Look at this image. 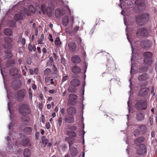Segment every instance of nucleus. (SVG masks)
<instances>
[{
  "mask_svg": "<svg viewBox=\"0 0 157 157\" xmlns=\"http://www.w3.org/2000/svg\"><path fill=\"white\" fill-rule=\"evenodd\" d=\"M46 127L47 129H49L50 128V125L49 122H48L46 124Z\"/></svg>",
  "mask_w": 157,
  "mask_h": 157,
  "instance_id": "57",
  "label": "nucleus"
},
{
  "mask_svg": "<svg viewBox=\"0 0 157 157\" xmlns=\"http://www.w3.org/2000/svg\"><path fill=\"white\" fill-rule=\"evenodd\" d=\"M42 52L43 53H45L47 52L46 49L45 48H44L43 49Z\"/></svg>",
  "mask_w": 157,
  "mask_h": 157,
  "instance_id": "63",
  "label": "nucleus"
},
{
  "mask_svg": "<svg viewBox=\"0 0 157 157\" xmlns=\"http://www.w3.org/2000/svg\"><path fill=\"white\" fill-rule=\"evenodd\" d=\"M147 102L146 100H140L136 103L135 106L138 110H145L147 107Z\"/></svg>",
  "mask_w": 157,
  "mask_h": 157,
  "instance_id": "3",
  "label": "nucleus"
},
{
  "mask_svg": "<svg viewBox=\"0 0 157 157\" xmlns=\"http://www.w3.org/2000/svg\"><path fill=\"white\" fill-rule=\"evenodd\" d=\"M41 140L44 146H45L48 142V140L46 139L45 136H43L41 138Z\"/></svg>",
  "mask_w": 157,
  "mask_h": 157,
  "instance_id": "39",
  "label": "nucleus"
},
{
  "mask_svg": "<svg viewBox=\"0 0 157 157\" xmlns=\"http://www.w3.org/2000/svg\"><path fill=\"white\" fill-rule=\"evenodd\" d=\"M52 10L51 7H48L46 9V13L48 16L51 17L52 15Z\"/></svg>",
  "mask_w": 157,
  "mask_h": 157,
  "instance_id": "36",
  "label": "nucleus"
},
{
  "mask_svg": "<svg viewBox=\"0 0 157 157\" xmlns=\"http://www.w3.org/2000/svg\"><path fill=\"white\" fill-rule=\"evenodd\" d=\"M154 87L153 86H152L151 87V94H153V96H154L155 95V93H154Z\"/></svg>",
  "mask_w": 157,
  "mask_h": 157,
  "instance_id": "56",
  "label": "nucleus"
},
{
  "mask_svg": "<svg viewBox=\"0 0 157 157\" xmlns=\"http://www.w3.org/2000/svg\"><path fill=\"white\" fill-rule=\"evenodd\" d=\"M145 0H136L135 3L137 6L140 11L144 10L145 8V5L144 3Z\"/></svg>",
  "mask_w": 157,
  "mask_h": 157,
  "instance_id": "4",
  "label": "nucleus"
},
{
  "mask_svg": "<svg viewBox=\"0 0 157 157\" xmlns=\"http://www.w3.org/2000/svg\"><path fill=\"white\" fill-rule=\"evenodd\" d=\"M143 56L144 57V58H151L152 54L151 52H144Z\"/></svg>",
  "mask_w": 157,
  "mask_h": 157,
  "instance_id": "35",
  "label": "nucleus"
},
{
  "mask_svg": "<svg viewBox=\"0 0 157 157\" xmlns=\"http://www.w3.org/2000/svg\"><path fill=\"white\" fill-rule=\"evenodd\" d=\"M63 78L61 82H64L65 81L67 80L68 78V76L67 75H66L64 72L63 71Z\"/></svg>",
  "mask_w": 157,
  "mask_h": 157,
  "instance_id": "41",
  "label": "nucleus"
},
{
  "mask_svg": "<svg viewBox=\"0 0 157 157\" xmlns=\"http://www.w3.org/2000/svg\"><path fill=\"white\" fill-rule=\"evenodd\" d=\"M76 41L78 44H80L82 41L81 38L80 37H77L76 38Z\"/></svg>",
  "mask_w": 157,
  "mask_h": 157,
  "instance_id": "50",
  "label": "nucleus"
},
{
  "mask_svg": "<svg viewBox=\"0 0 157 157\" xmlns=\"http://www.w3.org/2000/svg\"><path fill=\"white\" fill-rule=\"evenodd\" d=\"M29 72L31 75H33L34 74V71L32 69H29Z\"/></svg>",
  "mask_w": 157,
  "mask_h": 157,
  "instance_id": "62",
  "label": "nucleus"
},
{
  "mask_svg": "<svg viewBox=\"0 0 157 157\" xmlns=\"http://www.w3.org/2000/svg\"><path fill=\"white\" fill-rule=\"evenodd\" d=\"M10 26V27H13L15 25V23L12 21H9Z\"/></svg>",
  "mask_w": 157,
  "mask_h": 157,
  "instance_id": "46",
  "label": "nucleus"
},
{
  "mask_svg": "<svg viewBox=\"0 0 157 157\" xmlns=\"http://www.w3.org/2000/svg\"><path fill=\"white\" fill-rule=\"evenodd\" d=\"M14 19L16 21H22L23 20V17L19 14H16L14 16Z\"/></svg>",
  "mask_w": 157,
  "mask_h": 157,
  "instance_id": "29",
  "label": "nucleus"
},
{
  "mask_svg": "<svg viewBox=\"0 0 157 157\" xmlns=\"http://www.w3.org/2000/svg\"><path fill=\"white\" fill-rule=\"evenodd\" d=\"M24 11L25 13L28 16L30 15V13L29 12L28 9L27 8H24Z\"/></svg>",
  "mask_w": 157,
  "mask_h": 157,
  "instance_id": "45",
  "label": "nucleus"
},
{
  "mask_svg": "<svg viewBox=\"0 0 157 157\" xmlns=\"http://www.w3.org/2000/svg\"><path fill=\"white\" fill-rule=\"evenodd\" d=\"M52 69L54 71L55 74H56L57 72V69L56 67L54 65H53V66Z\"/></svg>",
  "mask_w": 157,
  "mask_h": 157,
  "instance_id": "52",
  "label": "nucleus"
},
{
  "mask_svg": "<svg viewBox=\"0 0 157 157\" xmlns=\"http://www.w3.org/2000/svg\"><path fill=\"white\" fill-rule=\"evenodd\" d=\"M55 42V44L57 46H59L61 44V42L59 38L58 37L56 38Z\"/></svg>",
  "mask_w": 157,
  "mask_h": 157,
  "instance_id": "42",
  "label": "nucleus"
},
{
  "mask_svg": "<svg viewBox=\"0 0 157 157\" xmlns=\"http://www.w3.org/2000/svg\"><path fill=\"white\" fill-rule=\"evenodd\" d=\"M141 133L139 129H136L134 131L133 135L136 137L138 136Z\"/></svg>",
  "mask_w": 157,
  "mask_h": 157,
  "instance_id": "40",
  "label": "nucleus"
},
{
  "mask_svg": "<svg viewBox=\"0 0 157 157\" xmlns=\"http://www.w3.org/2000/svg\"><path fill=\"white\" fill-rule=\"evenodd\" d=\"M51 72V70L49 68H46L44 71V73L45 75H48L50 74Z\"/></svg>",
  "mask_w": 157,
  "mask_h": 157,
  "instance_id": "43",
  "label": "nucleus"
},
{
  "mask_svg": "<svg viewBox=\"0 0 157 157\" xmlns=\"http://www.w3.org/2000/svg\"><path fill=\"white\" fill-rule=\"evenodd\" d=\"M145 138L144 136H140L136 138L134 140V143L136 146H141L144 144Z\"/></svg>",
  "mask_w": 157,
  "mask_h": 157,
  "instance_id": "5",
  "label": "nucleus"
},
{
  "mask_svg": "<svg viewBox=\"0 0 157 157\" xmlns=\"http://www.w3.org/2000/svg\"><path fill=\"white\" fill-rule=\"evenodd\" d=\"M62 23L63 25L64 26H67L68 23L69 19L67 16H65L62 19Z\"/></svg>",
  "mask_w": 157,
  "mask_h": 157,
  "instance_id": "27",
  "label": "nucleus"
},
{
  "mask_svg": "<svg viewBox=\"0 0 157 157\" xmlns=\"http://www.w3.org/2000/svg\"><path fill=\"white\" fill-rule=\"evenodd\" d=\"M146 85L145 84V83H144V84H141L140 86V90H142V89H145L146 88H145V87H146Z\"/></svg>",
  "mask_w": 157,
  "mask_h": 157,
  "instance_id": "51",
  "label": "nucleus"
},
{
  "mask_svg": "<svg viewBox=\"0 0 157 157\" xmlns=\"http://www.w3.org/2000/svg\"><path fill=\"white\" fill-rule=\"evenodd\" d=\"M22 45H24L25 43V38H23L21 41Z\"/></svg>",
  "mask_w": 157,
  "mask_h": 157,
  "instance_id": "60",
  "label": "nucleus"
},
{
  "mask_svg": "<svg viewBox=\"0 0 157 157\" xmlns=\"http://www.w3.org/2000/svg\"><path fill=\"white\" fill-rule=\"evenodd\" d=\"M12 30L10 28H6L5 29L4 33L7 36H10L13 34Z\"/></svg>",
  "mask_w": 157,
  "mask_h": 157,
  "instance_id": "26",
  "label": "nucleus"
},
{
  "mask_svg": "<svg viewBox=\"0 0 157 157\" xmlns=\"http://www.w3.org/2000/svg\"><path fill=\"white\" fill-rule=\"evenodd\" d=\"M138 128V129H139V131H140L141 134H144L146 132L147 127L144 124L139 125Z\"/></svg>",
  "mask_w": 157,
  "mask_h": 157,
  "instance_id": "17",
  "label": "nucleus"
},
{
  "mask_svg": "<svg viewBox=\"0 0 157 157\" xmlns=\"http://www.w3.org/2000/svg\"><path fill=\"white\" fill-rule=\"evenodd\" d=\"M61 63L64 66L66 64V60L63 57H62L61 59Z\"/></svg>",
  "mask_w": 157,
  "mask_h": 157,
  "instance_id": "47",
  "label": "nucleus"
},
{
  "mask_svg": "<svg viewBox=\"0 0 157 157\" xmlns=\"http://www.w3.org/2000/svg\"><path fill=\"white\" fill-rule=\"evenodd\" d=\"M68 45L71 52H73L75 50L76 45L75 43H70L68 44Z\"/></svg>",
  "mask_w": 157,
  "mask_h": 157,
  "instance_id": "23",
  "label": "nucleus"
},
{
  "mask_svg": "<svg viewBox=\"0 0 157 157\" xmlns=\"http://www.w3.org/2000/svg\"><path fill=\"white\" fill-rule=\"evenodd\" d=\"M4 40L5 42L9 43H12L13 41V39L10 37H6L4 38Z\"/></svg>",
  "mask_w": 157,
  "mask_h": 157,
  "instance_id": "37",
  "label": "nucleus"
},
{
  "mask_svg": "<svg viewBox=\"0 0 157 157\" xmlns=\"http://www.w3.org/2000/svg\"><path fill=\"white\" fill-rule=\"evenodd\" d=\"M140 44L141 47L146 50L149 49L151 45L150 41L148 40L142 41L141 42Z\"/></svg>",
  "mask_w": 157,
  "mask_h": 157,
  "instance_id": "8",
  "label": "nucleus"
},
{
  "mask_svg": "<svg viewBox=\"0 0 157 157\" xmlns=\"http://www.w3.org/2000/svg\"><path fill=\"white\" fill-rule=\"evenodd\" d=\"M32 88L34 90H35L36 89V87L35 85L33 84L32 86Z\"/></svg>",
  "mask_w": 157,
  "mask_h": 157,
  "instance_id": "64",
  "label": "nucleus"
},
{
  "mask_svg": "<svg viewBox=\"0 0 157 157\" xmlns=\"http://www.w3.org/2000/svg\"><path fill=\"white\" fill-rule=\"evenodd\" d=\"M5 55L4 56L5 59H8L11 57L12 56V54L11 53L7 50L5 51Z\"/></svg>",
  "mask_w": 157,
  "mask_h": 157,
  "instance_id": "30",
  "label": "nucleus"
},
{
  "mask_svg": "<svg viewBox=\"0 0 157 157\" xmlns=\"http://www.w3.org/2000/svg\"><path fill=\"white\" fill-rule=\"evenodd\" d=\"M18 111L20 114L24 116H26L30 113L31 109L28 104H24L20 106Z\"/></svg>",
  "mask_w": 157,
  "mask_h": 157,
  "instance_id": "2",
  "label": "nucleus"
},
{
  "mask_svg": "<svg viewBox=\"0 0 157 157\" xmlns=\"http://www.w3.org/2000/svg\"><path fill=\"white\" fill-rule=\"evenodd\" d=\"M13 44H14L13 43V44L9 43V44H7V46H8V48H11L13 47Z\"/></svg>",
  "mask_w": 157,
  "mask_h": 157,
  "instance_id": "53",
  "label": "nucleus"
},
{
  "mask_svg": "<svg viewBox=\"0 0 157 157\" xmlns=\"http://www.w3.org/2000/svg\"><path fill=\"white\" fill-rule=\"evenodd\" d=\"M148 66H143L140 68V71L142 73L146 72L148 71Z\"/></svg>",
  "mask_w": 157,
  "mask_h": 157,
  "instance_id": "34",
  "label": "nucleus"
},
{
  "mask_svg": "<svg viewBox=\"0 0 157 157\" xmlns=\"http://www.w3.org/2000/svg\"><path fill=\"white\" fill-rule=\"evenodd\" d=\"M149 121L151 125H152L153 123V119L152 118L150 117Z\"/></svg>",
  "mask_w": 157,
  "mask_h": 157,
  "instance_id": "55",
  "label": "nucleus"
},
{
  "mask_svg": "<svg viewBox=\"0 0 157 157\" xmlns=\"http://www.w3.org/2000/svg\"><path fill=\"white\" fill-rule=\"evenodd\" d=\"M62 119L61 117H59L58 119L59 124L60 126L62 124Z\"/></svg>",
  "mask_w": 157,
  "mask_h": 157,
  "instance_id": "54",
  "label": "nucleus"
},
{
  "mask_svg": "<svg viewBox=\"0 0 157 157\" xmlns=\"http://www.w3.org/2000/svg\"><path fill=\"white\" fill-rule=\"evenodd\" d=\"M68 97L69 99L71 100H76L78 98V97L76 95L72 94L69 95Z\"/></svg>",
  "mask_w": 157,
  "mask_h": 157,
  "instance_id": "38",
  "label": "nucleus"
},
{
  "mask_svg": "<svg viewBox=\"0 0 157 157\" xmlns=\"http://www.w3.org/2000/svg\"><path fill=\"white\" fill-rule=\"evenodd\" d=\"M68 90L69 92L72 93H74L77 90V89L76 87H74L71 85L69 86Z\"/></svg>",
  "mask_w": 157,
  "mask_h": 157,
  "instance_id": "33",
  "label": "nucleus"
},
{
  "mask_svg": "<svg viewBox=\"0 0 157 157\" xmlns=\"http://www.w3.org/2000/svg\"><path fill=\"white\" fill-rule=\"evenodd\" d=\"M22 145L24 146H31V144L29 142V140L28 138H25L21 141Z\"/></svg>",
  "mask_w": 157,
  "mask_h": 157,
  "instance_id": "20",
  "label": "nucleus"
},
{
  "mask_svg": "<svg viewBox=\"0 0 157 157\" xmlns=\"http://www.w3.org/2000/svg\"><path fill=\"white\" fill-rule=\"evenodd\" d=\"M67 113L69 114H75L76 112V109L74 107H69L67 109Z\"/></svg>",
  "mask_w": 157,
  "mask_h": 157,
  "instance_id": "21",
  "label": "nucleus"
},
{
  "mask_svg": "<svg viewBox=\"0 0 157 157\" xmlns=\"http://www.w3.org/2000/svg\"><path fill=\"white\" fill-rule=\"evenodd\" d=\"M144 118V114L141 112H138L137 113L136 119L139 121H143Z\"/></svg>",
  "mask_w": 157,
  "mask_h": 157,
  "instance_id": "15",
  "label": "nucleus"
},
{
  "mask_svg": "<svg viewBox=\"0 0 157 157\" xmlns=\"http://www.w3.org/2000/svg\"><path fill=\"white\" fill-rule=\"evenodd\" d=\"M65 122L69 123H72L74 122V117L70 116H66L65 118Z\"/></svg>",
  "mask_w": 157,
  "mask_h": 157,
  "instance_id": "22",
  "label": "nucleus"
},
{
  "mask_svg": "<svg viewBox=\"0 0 157 157\" xmlns=\"http://www.w3.org/2000/svg\"><path fill=\"white\" fill-rule=\"evenodd\" d=\"M71 70L73 73L75 74L80 73L81 71V68L78 66L75 65L72 67Z\"/></svg>",
  "mask_w": 157,
  "mask_h": 157,
  "instance_id": "13",
  "label": "nucleus"
},
{
  "mask_svg": "<svg viewBox=\"0 0 157 157\" xmlns=\"http://www.w3.org/2000/svg\"><path fill=\"white\" fill-rule=\"evenodd\" d=\"M14 64V61L13 60H8L6 63V67H8L13 66Z\"/></svg>",
  "mask_w": 157,
  "mask_h": 157,
  "instance_id": "32",
  "label": "nucleus"
},
{
  "mask_svg": "<svg viewBox=\"0 0 157 157\" xmlns=\"http://www.w3.org/2000/svg\"><path fill=\"white\" fill-rule=\"evenodd\" d=\"M67 134L69 136L72 137H75L77 136L76 133L74 131H69L67 132Z\"/></svg>",
  "mask_w": 157,
  "mask_h": 157,
  "instance_id": "31",
  "label": "nucleus"
},
{
  "mask_svg": "<svg viewBox=\"0 0 157 157\" xmlns=\"http://www.w3.org/2000/svg\"><path fill=\"white\" fill-rule=\"evenodd\" d=\"M32 47H33L31 45H30L29 44L28 47V49L29 51H32Z\"/></svg>",
  "mask_w": 157,
  "mask_h": 157,
  "instance_id": "58",
  "label": "nucleus"
},
{
  "mask_svg": "<svg viewBox=\"0 0 157 157\" xmlns=\"http://www.w3.org/2000/svg\"><path fill=\"white\" fill-rule=\"evenodd\" d=\"M153 63L152 58H144V64H147L148 65H151Z\"/></svg>",
  "mask_w": 157,
  "mask_h": 157,
  "instance_id": "25",
  "label": "nucleus"
},
{
  "mask_svg": "<svg viewBox=\"0 0 157 157\" xmlns=\"http://www.w3.org/2000/svg\"><path fill=\"white\" fill-rule=\"evenodd\" d=\"M69 150L70 154L72 156H75L77 155L78 151L76 148L72 146L70 148Z\"/></svg>",
  "mask_w": 157,
  "mask_h": 157,
  "instance_id": "16",
  "label": "nucleus"
},
{
  "mask_svg": "<svg viewBox=\"0 0 157 157\" xmlns=\"http://www.w3.org/2000/svg\"><path fill=\"white\" fill-rule=\"evenodd\" d=\"M71 60L72 62L76 63H79L81 61L80 57L77 55L73 56L71 58Z\"/></svg>",
  "mask_w": 157,
  "mask_h": 157,
  "instance_id": "19",
  "label": "nucleus"
},
{
  "mask_svg": "<svg viewBox=\"0 0 157 157\" xmlns=\"http://www.w3.org/2000/svg\"><path fill=\"white\" fill-rule=\"evenodd\" d=\"M149 18V15L148 13H143L136 16L135 19L137 24L142 25L148 21Z\"/></svg>",
  "mask_w": 157,
  "mask_h": 157,
  "instance_id": "1",
  "label": "nucleus"
},
{
  "mask_svg": "<svg viewBox=\"0 0 157 157\" xmlns=\"http://www.w3.org/2000/svg\"><path fill=\"white\" fill-rule=\"evenodd\" d=\"M149 78V75L146 73H144L138 76V80L139 81H144L148 79Z\"/></svg>",
  "mask_w": 157,
  "mask_h": 157,
  "instance_id": "10",
  "label": "nucleus"
},
{
  "mask_svg": "<svg viewBox=\"0 0 157 157\" xmlns=\"http://www.w3.org/2000/svg\"><path fill=\"white\" fill-rule=\"evenodd\" d=\"M26 61L27 64H28L29 65H31L32 63V61L30 58H27L26 59Z\"/></svg>",
  "mask_w": 157,
  "mask_h": 157,
  "instance_id": "44",
  "label": "nucleus"
},
{
  "mask_svg": "<svg viewBox=\"0 0 157 157\" xmlns=\"http://www.w3.org/2000/svg\"><path fill=\"white\" fill-rule=\"evenodd\" d=\"M29 9L32 13H33L35 12L34 10L33 6H29Z\"/></svg>",
  "mask_w": 157,
  "mask_h": 157,
  "instance_id": "49",
  "label": "nucleus"
},
{
  "mask_svg": "<svg viewBox=\"0 0 157 157\" xmlns=\"http://www.w3.org/2000/svg\"><path fill=\"white\" fill-rule=\"evenodd\" d=\"M139 146L136 150L137 155H142L146 153L147 150L145 144H142L141 146Z\"/></svg>",
  "mask_w": 157,
  "mask_h": 157,
  "instance_id": "6",
  "label": "nucleus"
},
{
  "mask_svg": "<svg viewBox=\"0 0 157 157\" xmlns=\"http://www.w3.org/2000/svg\"><path fill=\"white\" fill-rule=\"evenodd\" d=\"M148 35V32L146 29L141 28L139 29L137 31L136 35L137 36H146Z\"/></svg>",
  "mask_w": 157,
  "mask_h": 157,
  "instance_id": "7",
  "label": "nucleus"
},
{
  "mask_svg": "<svg viewBox=\"0 0 157 157\" xmlns=\"http://www.w3.org/2000/svg\"><path fill=\"white\" fill-rule=\"evenodd\" d=\"M23 154L24 157H29L31 155V151L29 148H26L24 149Z\"/></svg>",
  "mask_w": 157,
  "mask_h": 157,
  "instance_id": "24",
  "label": "nucleus"
},
{
  "mask_svg": "<svg viewBox=\"0 0 157 157\" xmlns=\"http://www.w3.org/2000/svg\"><path fill=\"white\" fill-rule=\"evenodd\" d=\"M48 92L50 94H53L55 92V90H49Z\"/></svg>",
  "mask_w": 157,
  "mask_h": 157,
  "instance_id": "61",
  "label": "nucleus"
},
{
  "mask_svg": "<svg viewBox=\"0 0 157 157\" xmlns=\"http://www.w3.org/2000/svg\"><path fill=\"white\" fill-rule=\"evenodd\" d=\"M26 94V92L24 89H22L19 90L17 94V98L18 100L19 101H22L24 98Z\"/></svg>",
  "mask_w": 157,
  "mask_h": 157,
  "instance_id": "9",
  "label": "nucleus"
},
{
  "mask_svg": "<svg viewBox=\"0 0 157 157\" xmlns=\"http://www.w3.org/2000/svg\"><path fill=\"white\" fill-rule=\"evenodd\" d=\"M68 129L72 130H75L77 129V128L75 126H72L69 127Z\"/></svg>",
  "mask_w": 157,
  "mask_h": 157,
  "instance_id": "48",
  "label": "nucleus"
},
{
  "mask_svg": "<svg viewBox=\"0 0 157 157\" xmlns=\"http://www.w3.org/2000/svg\"><path fill=\"white\" fill-rule=\"evenodd\" d=\"M32 128L29 127H26L24 130V132L27 135H30L32 132Z\"/></svg>",
  "mask_w": 157,
  "mask_h": 157,
  "instance_id": "28",
  "label": "nucleus"
},
{
  "mask_svg": "<svg viewBox=\"0 0 157 157\" xmlns=\"http://www.w3.org/2000/svg\"><path fill=\"white\" fill-rule=\"evenodd\" d=\"M149 91V89L146 88L145 89L140 90L138 93V95L140 97H143L145 96Z\"/></svg>",
  "mask_w": 157,
  "mask_h": 157,
  "instance_id": "11",
  "label": "nucleus"
},
{
  "mask_svg": "<svg viewBox=\"0 0 157 157\" xmlns=\"http://www.w3.org/2000/svg\"><path fill=\"white\" fill-rule=\"evenodd\" d=\"M49 36L50 37L49 38V40L51 41L52 42L53 41V40L52 37V36L51 34H49Z\"/></svg>",
  "mask_w": 157,
  "mask_h": 157,
  "instance_id": "59",
  "label": "nucleus"
},
{
  "mask_svg": "<svg viewBox=\"0 0 157 157\" xmlns=\"http://www.w3.org/2000/svg\"><path fill=\"white\" fill-rule=\"evenodd\" d=\"M70 84L71 85L76 87L80 85V81L79 79L74 78L71 81Z\"/></svg>",
  "mask_w": 157,
  "mask_h": 157,
  "instance_id": "12",
  "label": "nucleus"
},
{
  "mask_svg": "<svg viewBox=\"0 0 157 157\" xmlns=\"http://www.w3.org/2000/svg\"><path fill=\"white\" fill-rule=\"evenodd\" d=\"M65 14V11L63 10L56 9L55 11L56 16L57 18L63 16Z\"/></svg>",
  "mask_w": 157,
  "mask_h": 157,
  "instance_id": "14",
  "label": "nucleus"
},
{
  "mask_svg": "<svg viewBox=\"0 0 157 157\" xmlns=\"http://www.w3.org/2000/svg\"><path fill=\"white\" fill-rule=\"evenodd\" d=\"M18 70L17 68L13 67L10 68L9 70V73L12 76H15L18 74Z\"/></svg>",
  "mask_w": 157,
  "mask_h": 157,
  "instance_id": "18",
  "label": "nucleus"
}]
</instances>
